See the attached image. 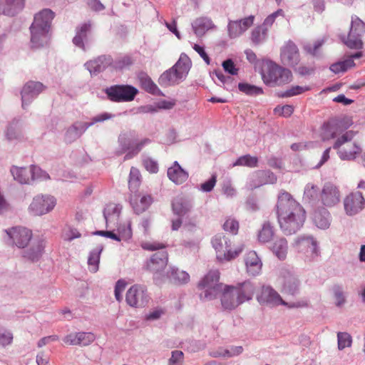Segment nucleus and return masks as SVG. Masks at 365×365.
<instances>
[{"mask_svg": "<svg viewBox=\"0 0 365 365\" xmlns=\"http://www.w3.org/2000/svg\"><path fill=\"white\" fill-rule=\"evenodd\" d=\"M25 6V0H0V15L13 17L20 13Z\"/></svg>", "mask_w": 365, "mask_h": 365, "instance_id": "nucleus-22", "label": "nucleus"}, {"mask_svg": "<svg viewBox=\"0 0 365 365\" xmlns=\"http://www.w3.org/2000/svg\"><path fill=\"white\" fill-rule=\"evenodd\" d=\"M184 354L182 351L175 350L171 353V357L168 360V365H182Z\"/></svg>", "mask_w": 365, "mask_h": 365, "instance_id": "nucleus-63", "label": "nucleus"}, {"mask_svg": "<svg viewBox=\"0 0 365 365\" xmlns=\"http://www.w3.org/2000/svg\"><path fill=\"white\" fill-rule=\"evenodd\" d=\"M122 207L120 205H107L103 210V217L106 223L111 220H117L120 214Z\"/></svg>", "mask_w": 365, "mask_h": 365, "instance_id": "nucleus-44", "label": "nucleus"}, {"mask_svg": "<svg viewBox=\"0 0 365 365\" xmlns=\"http://www.w3.org/2000/svg\"><path fill=\"white\" fill-rule=\"evenodd\" d=\"M221 304L227 310H232L240 305L232 286H225L221 296Z\"/></svg>", "mask_w": 365, "mask_h": 365, "instance_id": "nucleus-28", "label": "nucleus"}, {"mask_svg": "<svg viewBox=\"0 0 365 365\" xmlns=\"http://www.w3.org/2000/svg\"><path fill=\"white\" fill-rule=\"evenodd\" d=\"M275 209L278 223L284 234H294L303 226L306 212L289 192L284 190L279 192Z\"/></svg>", "mask_w": 365, "mask_h": 365, "instance_id": "nucleus-1", "label": "nucleus"}, {"mask_svg": "<svg viewBox=\"0 0 365 365\" xmlns=\"http://www.w3.org/2000/svg\"><path fill=\"white\" fill-rule=\"evenodd\" d=\"M338 348L342 350L346 347H349L351 344V337L346 332H339L337 334Z\"/></svg>", "mask_w": 365, "mask_h": 365, "instance_id": "nucleus-56", "label": "nucleus"}, {"mask_svg": "<svg viewBox=\"0 0 365 365\" xmlns=\"http://www.w3.org/2000/svg\"><path fill=\"white\" fill-rule=\"evenodd\" d=\"M365 33V24L357 16L351 17V23L347 38L341 36V41L351 49H361L363 47L362 35Z\"/></svg>", "mask_w": 365, "mask_h": 365, "instance_id": "nucleus-9", "label": "nucleus"}, {"mask_svg": "<svg viewBox=\"0 0 365 365\" xmlns=\"http://www.w3.org/2000/svg\"><path fill=\"white\" fill-rule=\"evenodd\" d=\"M356 132L353 130L346 131L335 141L333 148L337 150L339 158L342 160H354L361 154L362 148L357 142H351Z\"/></svg>", "mask_w": 365, "mask_h": 365, "instance_id": "nucleus-5", "label": "nucleus"}, {"mask_svg": "<svg viewBox=\"0 0 365 365\" xmlns=\"http://www.w3.org/2000/svg\"><path fill=\"white\" fill-rule=\"evenodd\" d=\"M31 182L35 180H46L50 179L49 175L36 165H31Z\"/></svg>", "mask_w": 365, "mask_h": 365, "instance_id": "nucleus-52", "label": "nucleus"}, {"mask_svg": "<svg viewBox=\"0 0 365 365\" xmlns=\"http://www.w3.org/2000/svg\"><path fill=\"white\" fill-rule=\"evenodd\" d=\"M223 229L233 235H236L238 232L239 223L235 219L229 218L225 222Z\"/></svg>", "mask_w": 365, "mask_h": 365, "instance_id": "nucleus-64", "label": "nucleus"}, {"mask_svg": "<svg viewBox=\"0 0 365 365\" xmlns=\"http://www.w3.org/2000/svg\"><path fill=\"white\" fill-rule=\"evenodd\" d=\"M321 200L324 205L334 206L339 201V191L333 184L326 183L322 190Z\"/></svg>", "mask_w": 365, "mask_h": 365, "instance_id": "nucleus-24", "label": "nucleus"}, {"mask_svg": "<svg viewBox=\"0 0 365 365\" xmlns=\"http://www.w3.org/2000/svg\"><path fill=\"white\" fill-rule=\"evenodd\" d=\"M168 178L177 185H180L188 178V173L183 170L177 161L168 169Z\"/></svg>", "mask_w": 365, "mask_h": 365, "instance_id": "nucleus-31", "label": "nucleus"}, {"mask_svg": "<svg viewBox=\"0 0 365 365\" xmlns=\"http://www.w3.org/2000/svg\"><path fill=\"white\" fill-rule=\"evenodd\" d=\"M355 66L354 60L351 58H347L342 61H338L332 63L330 66V70L334 73H339L340 72H345L348 68Z\"/></svg>", "mask_w": 365, "mask_h": 365, "instance_id": "nucleus-49", "label": "nucleus"}, {"mask_svg": "<svg viewBox=\"0 0 365 365\" xmlns=\"http://www.w3.org/2000/svg\"><path fill=\"white\" fill-rule=\"evenodd\" d=\"M167 274L170 280L175 284H182L190 281L189 274L185 271L180 270L177 267H170Z\"/></svg>", "mask_w": 365, "mask_h": 365, "instance_id": "nucleus-39", "label": "nucleus"}, {"mask_svg": "<svg viewBox=\"0 0 365 365\" xmlns=\"http://www.w3.org/2000/svg\"><path fill=\"white\" fill-rule=\"evenodd\" d=\"M191 65L190 58L185 53H181L175 65L160 75L158 79L159 84L163 87L179 84L187 76Z\"/></svg>", "mask_w": 365, "mask_h": 365, "instance_id": "nucleus-4", "label": "nucleus"}, {"mask_svg": "<svg viewBox=\"0 0 365 365\" xmlns=\"http://www.w3.org/2000/svg\"><path fill=\"white\" fill-rule=\"evenodd\" d=\"M142 247L149 251L161 250L150 257V259L147 262V269L155 274L162 272L166 267L168 260V252L163 250L165 247V245L156 242H145L142 245Z\"/></svg>", "mask_w": 365, "mask_h": 365, "instance_id": "nucleus-7", "label": "nucleus"}, {"mask_svg": "<svg viewBox=\"0 0 365 365\" xmlns=\"http://www.w3.org/2000/svg\"><path fill=\"white\" fill-rule=\"evenodd\" d=\"M261 75L264 84L270 87L282 86L292 81V73L289 69L271 60L264 61Z\"/></svg>", "mask_w": 365, "mask_h": 365, "instance_id": "nucleus-3", "label": "nucleus"}, {"mask_svg": "<svg viewBox=\"0 0 365 365\" xmlns=\"http://www.w3.org/2000/svg\"><path fill=\"white\" fill-rule=\"evenodd\" d=\"M280 58L285 66L294 67L298 65L300 61L299 49L293 41H287L281 48Z\"/></svg>", "mask_w": 365, "mask_h": 365, "instance_id": "nucleus-15", "label": "nucleus"}, {"mask_svg": "<svg viewBox=\"0 0 365 365\" xmlns=\"http://www.w3.org/2000/svg\"><path fill=\"white\" fill-rule=\"evenodd\" d=\"M344 205L348 215H355L364 209L365 199L360 192H351L344 199Z\"/></svg>", "mask_w": 365, "mask_h": 365, "instance_id": "nucleus-14", "label": "nucleus"}, {"mask_svg": "<svg viewBox=\"0 0 365 365\" xmlns=\"http://www.w3.org/2000/svg\"><path fill=\"white\" fill-rule=\"evenodd\" d=\"M257 300L261 304L269 306H277L279 304H287L280 295L270 286H263L262 292L257 296Z\"/></svg>", "mask_w": 365, "mask_h": 365, "instance_id": "nucleus-17", "label": "nucleus"}, {"mask_svg": "<svg viewBox=\"0 0 365 365\" xmlns=\"http://www.w3.org/2000/svg\"><path fill=\"white\" fill-rule=\"evenodd\" d=\"M317 192L318 190L317 186L311 183H308L304 188V199L309 202H312L316 200L317 197Z\"/></svg>", "mask_w": 365, "mask_h": 365, "instance_id": "nucleus-57", "label": "nucleus"}, {"mask_svg": "<svg viewBox=\"0 0 365 365\" xmlns=\"http://www.w3.org/2000/svg\"><path fill=\"white\" fill-rule=\"evenodd\" d=\"M192 206V202L190 200L182 196L176 197L172 201V210L175 215L180 217L189 213Z\"/></svg>", "mask_w": 365, "mask_h": 365, "instance_id": "nucleus-27", "label": "nucleus"}, {"mask_svg": "<svg viewBox=\"0 0 365 365\" xmlns=\"http://www.w3.org/2000/svg\"><path fill=\"white\" fill-rule=\"evenodd\" d=\"M137 77L142 88L145 91L153 95H163L161 91L145 72H139Z\"/></svg>", "mask_w": 365, "mask_h": 365, "instance_id": "nucleus-34", "label": "nucleus"}, {"mask_svg": "<svg viewBox=\"0 0 365 365\" xmlns=\"http://www.w3.org/2000/svg\"><path fill=\"white\" fill-rule=\"evenodd\" d=\"M118 149L115 155L120 156L126 153L123 160H130L136 156L142 149L151 143L149 138H144L138 142H135L131 133H120L118 138Z\"/></svg>", "mask_w": 365, "mask_h": 365, "instance_id": "nucleus-6", "label": "nucleus"}, {"mask_svg": "<svg viewBox=\"0 0 365 365\" xmlns=\"http://www.w3.org/2000/svg\"><path fill=\"white\" fill-rule=\"evenodd\" d=\"M88 129L86 122L76 121L69 126L65 133V140L71 143L78 139Z\"/></svg>", "mask_w": 365, "mask_h": 365, "instance_id": "nucleus-29", "label": "nucleus"}, {"mask_svg": "<svg viewBox=\"0 0 365 365\" xmlns=\"http://www.w3.org/2000/svg\"><path fill=\"white\" fill-rule=\"evenodd\" d=\"M295 243L299 252H304L311 258L319 255L318 244L312 236H302L296 240Z\"/></svg>", "mask_w": 365, "mask_h": 365, "instance_id": "nucleus-16", "label": "nucleus"}, {"mask_svg": "<svg viewBox=\"0 0 365 365\" xmlns=\"http://www.w3.org/2000/svg\"><path fill=\"white\" fill-rule=\"evenodd\" d=\"M239 90L248 96H255L263 93V89L254 85L247 83H240L238 84Z\"/></svg>", "mask_w": 365, "mask_h": 365, "instance_id": "nucleus-50", "label": "nucleus"}, {"mask_svg": "<svg viewBox=\"0 0 365 365\" xmlns=\"http://www.w3.org/2000/svg\"><path fill=\"white\" fill-rule=\"evenodd\" d=\"M324 39H319L314 42L313 44L307 43L304 45V50L309 54L317 56L318 49L324 44Z\"/></svg>", "mask_w": 365, "mask_h": 365, "instance_id": "nucleus-58", "label": "nucleus"}, {"mask_svg": "<svg viewBox=\"0 0 365 365\" xmlns=\"http://www.w3.org/2000/svg\"><path fill=\"white\" fill-rule=\"evenodd\" d=\"M247 272L252 276L257 275L262 269V262L255 251L247 252L245 257Z\"/></svg>", "mask_w": 365, "mask_h": 365, "instance_id": "nucleus-30", "label": "nucleus"}, {"mask_svg": "<svg viewBox=\"0 0 365 365\" xmlns=\"http://www.w3.org/2000/svg\"><path fill=\"white\" fill-rule=\"evenodd\" d=\"M271 250L279 259L284 260L287 257L288 250L287 241L283 237L277 239L274 242Z\"/></svg>", "mask_w": 365, "mask_h": 365, "instance_id": "nucleus-41", "label": "nucleus"}, {"mask_svg": "<svg viewBox=\"0 0 365 365\" xmlns=\"http://www.w3.org/2000/svg\"><path fill=\"white\" fill-rule=\"evenodd\" d=\"M220 272L218 270L210 271L199 282L198 287H218L222 286L219 283Z\"/></svg>", "mask_w": 365, "mask_h": 365, "instance_id": "nucleus-42", "label": "nucleus"}, {"mask_svg": "<svg viewBox=\"0 0 365 365\" xmlns=\"http://www.w3.org/2000/svg\"><path fill=\"white\" fill-rule=\"evenodd\" d=\"M113 58L110 56L101 55L87 61L84 66L91 75H97L112 65Z\"/></svg>", "mask_w": 365, "mask_h": 365, "instance_id": "nucleus-19", "label": "nucleus"}, {"mask_svg": "<svg viewBox=\"0 0 365 365\" xmlns=\"http://www.w3.org/2000/svg\"><path fill=\"white\" fill-rule=\"evenodd\" d=\"M267 31L264 26H257L251 34V41L255 45H259L265 42L267 38Z\"/></svg>", "mask_w": 365, "mask_h": 365, "instance_id": "nucleus-45", "label": "nucleus"}, {"mask_svg": "<svg viewBox=\"0 0 365 365\" xmlns=\"http://www.w3.org/2000/svg\"><path fill=\"white\" fill-rule=\"evenodd\" d=\"M104 93L111 102H130L138 93V90L133 86L121 84L107 87L104 89Z\"/></svg>", "mask_w": 365, "mask_h": 365, "instance_id": "nucleus-8", "label": "nucleus"}, {"mask_svg": "<svg viewBox=\"0 0 365 365\" xmlns=\"http://www.w3.org/2000/svg\"><path fill=\"white\" fill-rule=\"evenodd\" d=\"M103 250V245L99 244L89 252L88 265L91 272L96 273L98 272L99 269L101 255Z\"/></svg>", "mask_w": 365, "mask_h": 365, "instance_id": "nucleus-38", "label": "nucleus"}, {"mask_svg": "<svg viewBox=\"0 0 365 365\" xmlns=\"http://www.w3.org/2000/svg\"><path fill=\"white\" fill-rule=\"evenodd\" d=\"M294 111V108L291 105H284L282 106H277L274 109V113L283 117L290 116Z\"/></svg>", "mask_w": 365, "mask_h": 365, "instance_id": "nucleus-62", "label": "nucleus"}, {"mask_svg": "<svg viewBox=\"0 0 365 365\" xmlns=\"http://www.w3.org/2000/svg\"><path fill=\"white\" fill-rule=\"evenodd\" d=\"M10 172L14 179L19 183H31V166L29 168L12 166Z\"/></svg>", "mask_w": 365, "mask_h": 365, "instance_id": "nucleus-37", "label": "nucleus"}, {"mask_svg": "<svg viewBox=\"0 0 365 365\" xmlns=\"http://www.w3.org/2000/svg\"><path fill=\"white\" fill-rule=\"evenodd\" d=\"M232 287L240 304L251 300L255 292V286L250 281L238 283Z\"/></svg>", "mask_w": 365, "mask_h": 365, "instance_id": "nucleus-21", "label": "nucleus"}, {"mask_svg": "<svg viewBox=\"0 0 365 365\" xmlns=\"http://www.w3.org/2000/svg\"><path fill=\"white\" fill-rule=\"evenodd\" d=\"M212 245L220 260L224 259V253H227L231 247V240L222 233L217 234L212 239Z\"/></svg>", "mask_w": 365, "mask_h": 365, "instance_id": "nucleus-23", "label": "nucleus"}, {"mask_svg": "<svg viewBox=\"0 0 365 365\" xmlns=\"http://www.w3.org/2000/svg\"><path fill=\"white\" fill-rule=\"evenodd\" d=\"M56 204L54 197L49 195H38L33 198L29 206V212L36 216L43 215L51 212Z\"/></svg>", "mask_w": 365, "mask_h": 365, "instance_id": "nucleus-11", "label": "nucleus"}, {"mask_svg": "<svg viewBox=\"0 0 365 365\" xmlns=\"http://www.w3.org/2000/svg\"><path fill=\"white\" fill-rule=\"evenodd\" d=\"M282 283V291L289 295L294 296L299 294L300 281L298 277L290 272L284 274Z\"/></svg>", "mask_w": 365, "mask_h": 365, "instance_id": "nucleus-26", "label": "nucleus"}, {"mask_svg": "<svg viewBox=\"0 0 365 365\" xmlns=\"http://www.w3.org/2000/svg\"><path fill=\"white\" fill-rule=\"evenodd\" d=\"M308 88L299 86H292L290 88L285 91L278 93L277 96L280 98H289L297 95H299L304 91H307Z\"/></svg>", "mask_w": 365, "mask_h": 365, "instance_id": "nucleus-54", "label": "nucleus"}, {"mask_svg": "<svg viewBox=\"0 0 365 365\" xmlns=\"http://www.w3.org/2000/svg\"><path fill=\"white\" fill-rule=\"evenodd\" d=\"M113 66L116 69L123 70L129 67L133 63V61L130 56H125L116 59L114 62L113 61Z\"/></svg>", "mask_w": 365, "mask_h": 365, "instance_id": "nucleus-60", "label": "nucleus"}, {"mask_svg": "<svg viewBox=\"0 0 365 365\" xmlns=\"http://www.w3.org/2000/svg\"><path fill=\"white\" fill-rule=\"evenodd\" d=\"M54 13L48 9H43L35 15L30 26L31 45L34 48H40L48 45L50 29Z\"/></svg>", "mask_w": 365, "mask_h": 365, "instance_id": "nucleus-2", "label": "nucleus"}, {"mask_svg": "<svg viewBox=\"0 0 365 365\" xmlns=\"http://www.w3.org/2000/svg\"><path fill=\"white\" fill-rule=\"evenodd\" d=\"M258 158L255 156H251L250 155H245L240 156L237 158V160L233 163V166H246L249 168H256L257 167Z\"/></svg>", "mask_w": 365, "mask_h": 365, "instance_id": "nucleus-48", "label": "nucleus"}, {"mask_svg": "<svg viewBox=\"0 0 365 365\" xmlns=\"http://www.w3.org/2000/svg\"><path fill=\"white\" fill-rule=\"evenodd\" d=\"M150 296L145 287L140 284L131 286L126 292V303L134 308H143L148 305Z\"/></svg>", "mask_w": 365, "mask_h": 365, "instance_id": "nucleus-10", "label": "nucleus"}, {"mask_svg": "<svg viewBox=\"0 0 365 365\" xmlns=\"http://www.w3.org/2000/svg\"><path fill=\"white\" fill-rule=\"evenodd\" d=\"M5 136L9 141L18 140L23 138L19 120L15 118L9 123L5 131Z\"/></svg>", "mask_w": 365, "mask_h": 365, "instance_id": "nucleus-35", "label": "nucleus"}, {"mask_svg": "<svg viewBox=\"0 0 365 365\" xmlns=\"http://www.w3.org/2000/svg\"><path fill=\"white\" fill-rule=\"evenodd\" d=\"M95 335L91 332H78V345L88 346L95 340Z\"/></svg>", "mask_w": 365, "mask_h": 365, "instance_id": "nucleus-55", "label": "nucleus"}, {"mask_svg": "<svg viewBox=\"0 0 365 365\" xmlns=\"http://www.w3.org/2000/svg\"><path fill=\"white\" fill-rule=\"evenodd\" d=\"M91 24L90 21L82 24L76 29V36L73 38V44L84 51H86L84 40L87 38L88 33L91 31Z\"/></svg>", "mask_w": 365, "mask_h": 365, "instance_id": "nucleus-32", "label": "nucleus"}, {"mask_svg": "<svg viewBox=\"0 0 365 365\" xmlns=\"http://www.w3.org/2000/svg\"><path fill=\"white\" fill-rule=\"evenodd\" d=\"M9 243L18 248L26 247L32 239V231L24 227H14L5 230Z\"/></svg>", "mask_w": 365, "mask_h": 365, "instance_id": "nucleus-12", "label": "nucleus"}, {"mask_svg": "<svg viewBox=\"0 0 365 365\" xmlns=\"http://www.w3.org/2000/svg\"><path fill=\"white\" fill-rule=\"evenodd\" d=\"M143 164L149 173H157L158 171V164L154 159L145 157L143 159Z\"/></svg>", "mask_w": 365, "mask_h": 365, "instance_id": "nucleus-61", "label": "nucleus"}, {"mask_svg": "<svg viewBox=\"0 0 365 365\" xmlns=\"http://www.w3.org/2000/svg\"><path fill=\"white\" fill-rule=\"evenodd\" d=\"M140 171L137 168L132 167L130 168L129 180H128L129 189L132 193L137 192L138 188L140 183Z\"/></svg>", "mask_w": 365, "mask_h": 365, "instance_id": "nucleus-47", "label": "nucleus"}, {"mask_svg": "<svg viewBox=\"0 0 365 365\" xmlns=\"http://www.w3.org/2000/svg\"><path fill=\"white\" fill-rule=\"evenodd\" d=\"M191 25L195 34L198 37L202 36L209 29L214 26L212 21L207 17L196 19Z\"/></svg>", "mask_w": 365, "mask_h": 365, "instance_id": "nucleus-36", "label": "nucleus"}, {"mask_svg": "<svg viewBox=\"0 0 365 365\" xmlns=\"http://www.w3.org/2000/svg\"><path fill=\"white\" fill-rule=\"evenodd\" d=\"M46 247L43 238L34 239L31 245L23 252V257L32 262H38L43 255Z\"/></svg>", "mask_w": 365, "mask_h": 365, "instance_id": "nucleus-18", "label": "nucleus"}, {"mask_svg": "<svg viewBox=\"0 0 365 365\" xmlns=\"http://www.w3.org/2000/svg\"><path fill=\"white\" fill-rule=\"evenodd\" d=\"M204 291L200 294L202 300H212L215 299L222 291V286L218 287H199Z\"/></svg>", "mask_w": 365, "mask_h": 365, "instance_id": "nucleus-46", "label": "nucleus"}, {"mask_svg": "<svg viewBox=\"0 0 365 365\" xmlns=\"http://www.w3.org/2000/svg\"><path fill=\"white\" fill-rule=\"evenodd\" d=\"M314 222L320 229H327L330 225V214L325 208L315 211Z\"/></svg>", "mask_w": 365, "mask_h": 365, "instance_id": "nucleus-40", "label": "nucleus"}, {"mask_svg": "<svg viewBox=\"0 0 365 365\" xmlns=\"http://www.w3.org/2000/svg\"><path fill=\"white\" fill-rule=\"evenodd\" d=\"M228 33L230 38H236L244 33L242 28L241 27L240 21H230L227 26Z\"/></svg>", "mask_w": 365, "mask_h": 365, "instance_id": "nucleus-53", "label": "nucleus"}, {"mask_svg": "<svg viewBox=\"0 0 365 365\" xmlns=\"http://www.w3.org/2000/svg\"><path fill=\"white\" fill-rule=\"evenodd\" d=\"M114 117V115L109 113H100L91 119L90 122H86L88 128L97 123H102L105 120H110Z\"/></svg>", "mask_w": 365, "mask_h": 365, "instance_id": "nucleus-59", "label": "nucleus"}, {"mask_svg": "<svg viewBox=\"0 0 365 365\" xmlns=\"http://www.w3.org/2000/svg\"><path fill=\"white\" fill-rule=\"evenodd\" d=\"M322 130V138L323 140L334 138L339 133L343 132V130L341 129L337 120L334 118L324 123Z\"/></svg>", "mask_w": 365, "mask_h": 365, "instance_id": "nucleus-33", "label": "nucleus"}, {"mask_svg": "<svg viewBox=\"0 0 365 365\" xmlns=\"http://www.w3.org/2000/svg\"><path fill=\"white\" fill-rule=\"evenodd\" d=\"M277 180L276 175L272 171L257 170L251 177L250 187L251 189H253L266 184H274Z\"/></svg>", "mask_w": 365, "mask_h": 365, "instance_id": "nucleus-20", "label": "nucleus"}, {"mask_svg": "<svg viewBox=\"0 0 365 365\" xmlns=\"http://www.w3.org/2000/svg\"><path fill=\"white\" fill-rule=\"evenodd\" d=\"M45 88L46 87L41 82L32 81L27 82L24 86L21 92V106L23 109H26L31 103L36 98Z\"/></svg>", "mask_w": 365, "mask_h": 365, "instance_id": "nucleus-13", "label": "nucleus"}, {"mask_svg": "<svg viewBox=\"0 0 365 365\" xmlns=\"http://www.w3.org/2000/svg\"><path fill=\"white\" fill-rule=\"evenodd\" d=\"M274 227L269 222H265L258 233V240L260 242H269L274 236Z\"/></svg>", "mask_w": 365, "mask_h": 365, "instance_id": "nucleus-43", "label": "nucleus"}, {"mask_svg": "<svg viewBox=\"0 0 365 365\" xmlns=\"http://www.w3.org/2000/svg\"><path fill=\"white\" fill-rule=\"evenodd\" d=\"M332 292L336 300L335 304L338 307H341L346 302V296L342 285L334 284L332 287Z\"/></svg>", "mask_w": 365, "mask_h": 365, "instance_id": "nucleus-51", "label": "nucleus"}, {"mask_svg": "<svg viewBox=\"0 0 365 365\" xmlns=\"http://www.w3.org/2000/svg\"><path fill=\"white\" fill-rule=\"evenodd\" d=\"M152 202L153 198L149 195L140 196L139 194L134 192L130 197V203L137 215L141 214L148 210Z\"/></svg>", "mask_w": 365, "mask_h": 365, "instance_id": "nucleus-25", "label": "nucleus"}]
</instances>
